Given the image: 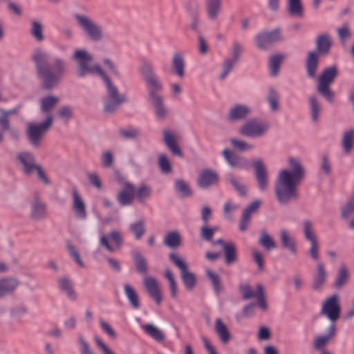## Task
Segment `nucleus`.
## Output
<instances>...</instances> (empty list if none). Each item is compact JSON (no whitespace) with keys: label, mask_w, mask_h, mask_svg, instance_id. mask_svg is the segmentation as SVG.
Segmentation results:
<instances>
[{"label":"nucleus","mask_w":354,"mask_h":354,"mask_svg":"<svg viewBox=\"0 0 354 354\" xmlns=\"http://www.w3.org/2000/svg\"><path fill=\"white\" fill-rule=\"evenodd\" d=\"M72 59L75 62V74L79 79L89 75L99 76L103 81L106 95L103 101V111L106 114H113L128 101L126 94L119 92L105 71L97 64H91L93 55L84 48L75 49Z\"/></svg>","instance_id":"nucleus-1"},{"label":"nucleus","mask_w":354,"mask_h":354,"mask_svg":"<svg viewBox=\"0 0 354 354\" xmlns=\"http://www.w3.org/2000/svg\"><path fill=\"white\" fill-rule=\"evenodd\" d=\"M288 168L277 174L274 182V194L278 203L286 205L298 198L297 187L306 175L301 160L297 157L288 158Z\"/></svg>","instance_id":"nucleus-2"},{"label":"nucleus","mask_w":354,"mask_h":354,"mask_svg":"<svg viewBox=\"0 0 354 354\" xmlns=\"http://www.w3.org/2000/svg\"><path fill=\"white\" fill-rule=\"evenodd\" d=\"M31 57L43 88L51 89L63 79L66 72V62L64 58L55 57L48 63V54L40 48L33 50Z\"/></svg>","instance_id":"nucleus-3"},{"label":"nucleus","mask_w":354,"mask_h":354,"mask_svg":"<svg viewBox=\"0 0 354 354\" xmlns=\"http://www.w3.org/2000/svg\"><path fill=\"white\" fill-rule=\"evenodd\" d=\"M138 71L145 83L156 117L158 120H165L168 115V109L164 104L163 97L160 94L163 89V85L156 73L153 63L149 59H142Z\"/></svg>","instance_id":"nucleus-4"},{"label":"nucleus","mask_w":354,"mask_h":354,"mask_svg":"<svg viewBox=\"0 0 354 354\" xmlns=\"http://www.w3.org/2000/svg\"><path fill=\"white\" fill-rule=\"evenodd\" d=\"M59 102V98L54 95H47L40 100L41 112L46 114V119L39 123L29 122L26 127V138L33 149H39L45 134L52 127L53 122L52 110Z\"/></svg>","instance_id":"nucleus-5"},{"label":"nucleus","mask_w":354,"mask_h":354,"mask_svg":"<svg viewBox=\"0 0 354 354\" xmlns=\"http://www.w3.org/2000/svg\"><path fill=\"white\" fill-rule=\"evenodd\" d=\"M332 46V39L328 33L317 35L315 39L316 51H310L306 59L305 67L307 76L315 79L319 64V55H326Z\"/></svg>","instance_id":"nucleus-6"},{"label":"nucleus","mask_w":354,"mask_h":354,"mask_svg":"<svg viewBox=\"0 0 354 354\" xmlns=\"http://www.w3.org/2000/svg\"><path fill=\"white\" fill-rule=\"evenodd\" d=\"M16 161L20 167L21 172L30 176L34 173L37 174L38 179L44 185H49L50 180L44 172L42 167L37 162L36 158L33 153L28 151H22L16 154Z\"/></svg>","instance_id":"nucleus-7"},{"label":"nucleus","mask_w":354,"mask_h":354,"mask_svg":"<svg viewBox=\"0 0 354 354\" xmlns=\"http://www.w3.org/2000/svg\"><path fill=\"white\" fill-rule=\"evenodd\" d=\"M337 75V68L336 66L333 65L325 68L317 80V92L330 103L334 102L335 97L334 92L330 88V86Z\"/></svg>","instance_id":"nucleus-8"},{"label":"nucleus","mask_w":354,"mask_h":354,"mask_svg":"<svg viewBox=\"0 0 354 354\" xmlns=\"http://www.w3.org/2000/svg\"><path fill=\"white\" fill-rule=\"evenodd\" d=\"M77 25L92 41L99 42L104 38L102 27L91 17L85 15L76 14L74 16Z\"/></svg>","instance_id":"nucleus-9"},{"label":"nucleus","mask_w":354,"mask_h":354,"mask_svg":"<svg viewBox=\"0 0 354 354\" xmlns=\"http://www.w3.org/2000/svg\"><path fill=\"white\" fill-rule=\"evenodd\" d=\"M169 259L180 270V278L185 288L189 291L192 290L196 286V277L189 271L186 261L176 252H170Z\"/></svg>","instance_id":"nucleus-10"},{"label":"nucleus","mask_w":354,"mask_h":354,"mask_svg":"<svg viewBox=\"0 0 354 354\" xmlns=\"http://www.w3.org/2000/svg\"><path fill=\"white\" fill-rule=\"evenodd\" d=\"M268 122L256 118L244 122L239 129V133L245 137L258 138L263 136L269 130Z\"/></svg>","instance_id":"nucleus-11"},{"label":"nucleus","mask_w":354,"mask_h":354,"mask_svg":"<svg viewBox=\"0 0 354 354\" xmlns=\"http://www.w3.org/2000/svg\"><path fill=\"white\" fill-rule=\"evenodd\" d=\"M257 47L260 50H267L273 44L283 40L281 28H275L270 30L262 31L254 37Z\"/></svg>","instance_id":"nucleus-12"},{"label":"nucleus","mask_w":354,"mask_h":354,"mask_svg":"<svg viewBox=\"0 0 354 354\" xmlns=\"http://www.w3.org/2000/svg\"><path fill=\"white\" fill-rule=\"evenodd\" d=\"M221 154L228 165L232 168L248 170L250 167V162L245 157L240 156L227 148H225Z\"/></svg>","instance_id":"nucleus-13"},{"label":"nucleus","mask_w":354,"mask_h":354,"mask_svg":"<svg viewBox=\"0 0 354 354\" xmlns=\"http://www.w3.org/2000/svg\"><path fill=\"white\" fill-rule=\"evenodd\" d=\"M322 315H326L330 322H335L340 315V306L338 304V297L332 295L324 302L321 312Z\"/></svg>","instance_id":"nucleus-14"},{"label":"nucleus","mask_w":354,"mask_h":354,"mask_svg":"<svg viewBox=\"0 0 354 354\" xmlns=\"http://www.w3.org/2000/svg\"><path fill=\"white\" fill-rule=\"evenodd\" d=\"M252 166L254 169V176L258 187L261 192H264L267 189L268 179L267 169L263 160L261 158L254 159Z\"/></svg>","instance_id":"nucleus-15"},{"label":"nucleus","mask_w":354,"mask_h":354,"mask_svg":"<svg viewBox=\"0 0 354 354\" xmlns=\"http://www.w3.org/2000/svg\"><path fill=\"white\" fill-rule=\"evenodd\" d=\"M219 180V175L212 169H204L196 180L197 185L202 189H208L216 185Z\"/></svg>","instance_id":"nucleus-16"},{"label":"nucleus","mask_w":354,"mask_h":354,"mask_svg":"<svg viewBox=\"0 0 354 354\" xmlns=\"http://www.w3.org/2000/svg\"><path fill=\"white\" fill-rule=\"evenodd\" d=\"M30 217L36 221H43L47 217V205L37 196L30 203Z\"/></svg>","instance_id":"nucleus-17"},{"label":"nucleus","mask_w":354,"mask_h":354,"mask_svg":"<svg viewBox=\"0 0 354 354\" xmlns=\"http://www.w3.org/2000/svg\"><path fill=\"white\" fill-rule=\"evenodd\" d=\"M134 196V185L129 182H126L124 183L120 190L118 192L116 199L120 205L127 206L133 202Z\"/></svg>","instance_id":"nucleus-18"},{"label":"nucleus","mask_w":354,"mask_h":354,"mask_svg":"<svg viewBox=\"0 0 354 354\" xmlns=\"http://www.w3.org/2000/svg\"><path fill=\"white\" fill-rule=\"evenodd\" d=\"M252 113L251 108L245 104H237L232 106L227 114V120L230 122H236L245 119Z\"/></svg>","instance_id":"nucleus-19"},{"label":"nucleus","mask_w":354,"mask_h":354,"mask_svg":"<svg viewBox=\"0 0 354 354\" xmlns=\"http://www.w3.org/2000/svg\"><path fill=\"white\" fill-rule=\"evenodd\" d=\"M162 142L167 149L174 155L180 158L183 156V153L176 140V136L174 132L169 129H163Z\"/></svg>","instance_id":"nucleus-20"},{"label":"nucleus","mask_w":354,"mask_h":354,"mask_svg":"<svg viewBox=\"0 0 354 354\" xmlns=\"http://www.w3.org/2000/svg\"><path fill=\"white\" fill-rule=\"evenodd\" d=\"M143 285L149 297L155 301L157 305H160L162 302V297L156 279L151 276L147 277L143 280Z\"/></svg>","instance_id":"nucleus-21"},{"label":"nucleus","mask_w":354,"mask_h":354,"mask_svg":"<svg viewBox=\"0 0 354 354\" xmlns=\"http://www.w3.org/2000/svg\"><path fill=\"white\" fill-rule=\"evenodd\" d=\"M260 204L261 201L259 200H255L243 209L239 225V229L241 232H245L248 229L251 215L258 209Z\"/></svg>","instance_id":"nucleus-22"},{"label":"nucleus","mask_w":354,"mask_h":354,"mask_svg":"<svg viewBox=\"0 0 354 354\" xmlns=\"http://www.w3.org/2000/svg\"><path fill=\"white\" fill-rule=\"evenodd\" d=\"M327 279V272L323 263H318L313 276L311 288L315 290H320Z\"/></svg>","instance_id":"nucleus-23"},{"label":"nucleus","mask_w":354,"mask_h":354,"mask_svg":"<svg viewBox=\"0 0 354 354\" xmlns=\"http://www.w3.org/2000/svg\"><path fill=\"white\" fill-rule=\"evenodd\" d=\"M109 239L113 241L118 248H120L123 244V239L121 233L118 230L111 231L107 236H102L100 240L101 245L105 248L109 252H113L114 251L113 247L110 245L108 241Z\"/></svg>","instance_id":"nucleus-24"},{"label":"nucleus","mask_w":354,"mask_h":354,"mask_svg":"<svg viewBox=\"0 0 354 354\" xmlns=\"http://www.w3.org/2000/svg\"><path fill=\"white\" fill-rule=\"evenodd\" d=\"M19 285L15 277H3L0 279V299L12 294Z\"/></svg>","instance_id":"nucleus-25"},{"label":"nucleus","mask_w":354,"mask_h":354,"mask_svg":"<svg viewBox=\"0 0 354 354\" xmlns=\"http://www.w3.org/2000/svg\"><path fill=\"white\" fill-rule=\"evenodd\" d=\"M308 107L310 120L317 122L322 113V103L316 95H310L308 97Z\"/></svg>","instance_id":"nucleus-26"},{"label":"nucleus","mask_w":354,"mask_h":354,"mask_svg":"<svg viewBox=\"0 0 354 354\" xmlns=\"http://www.w3.org/2000/svg\"><path fill=\"white\" fill-rule=\"evenodd\" d=\"M171 68L173 73L179 78L185 77V62L180 53H174L171 58Z\"/></svg>","instance_id":"nucleus-27"},{"label":"nucleus","mask_w":354,"mask_h":354,"mask_svg":"<svg viewBox=\"0 0 354 354\" xmlns=\"http://www.w3.org/2000/svg\"><path fill=\"white\" fill-rule=\"evenodd\" d=\"M73 209L78 218L82 220L86 219V212L85 203L75 189L73 190Z\"/></svg>","instance_id":"nucleus-28"},{"label":"nucleus","mask_w":354,"mask_h":354,"mask_svg":"<svg viewBox=\"0 0 354 354\" xmlns=\"http://www.w3.org/2000/svg\"><path fill=\"white\" fill-rule=\"evenodd\" d=\"M58 287L62 290L68 299L71 301H75L77 298L76 292L73 288V283L68 277L64 275L59 278Z\"/></svg>","instance_id":"nucleus-29"},{"label":"nucleus","mask_w":354,"mask_h":354,"mask_svg":"<svg viewBox=\"0 0 354 354\" xmlns=\"http://www.w3.org/2000/svg\"><path fill=\"white\" fill-rule=\"evenodd\" d=\"M335 325L332 324L328 328V331L326 335H320L317 337L313 343L314 349L321 350L324 348L330 341V339L335 335Z\"/></svg>","instance_id":"nucleus-30"},{"label":"nucleus","mask_w":354,"mask_h":354,"mask_svg":"<svg viewBox=\"0 0 354 354\" xmlns=\"http://www.w3.org/2000/svg\"><path fill=\"white\" fill-rule=\"evenodd\" d=\"M279 237L283 248L288 250L292 254H296V243L290 233L286 230H282L280 231Z\"/></svg>","instance_id":"nucleus-31"},{"label":"nucleus","mask_w":354,"mask_h":354,"mask_svg":"<svg viewBox=\"0 0 354 354\" xmlns=\"http://www.w3.org/2000/svg\"><path fill=\"white\" fill-rule=\"evenodd\" d=\"M174 189L175 192L180 198H185L190 197L193 192L189 185L181 178L176 179L174 181Z\"/></svg>","instance_id":"nucleus-32"},{"label":"nucleus","mask_w":354,"mask_h":354,"mask_svg":"<svg viewBox=\"0 0 354 354\" xmlns=\"http://www.w3.org/2000/svg\"><path fill=\"white\" fill-rule=\"evenodd\" d=\"M205 6L208 19L215 20L221 9V0H207Z\"/></svg>","instance_id":"nucleus-33"},{"label":"nucleus","mask_w":354,"mask_h":354,"mask_svg":"<svg viewBox=\"0 0 354 354\" xmlns=\"http://www.w3.org/2000/svg\"><path fill=\"white\" fill-rule=\"evenodd\" d=\"M215 331L223 344H226L229 342L230 333L226 325L220 318H217L215 320Z\"/></svg>","instance_id":"nucleus-34"},{"label":"nucleus","mask_w":354,"mask_h":354,"mask_svg":"<svg viewBox=\"0 0 354 354\" xmlns=\"http://www.w3.org/2000/svg\"><path fill=\"white\" fill-rule=\"evenodd\" d=\"M287 11L291 17H302L304 15V8L301 0H288Z\"/></svg>","instance_id":"nucleus-35"},{"label":"nucleus","mask_w":354,"mask_h":354,"mask_svg":"<svg viewBox=\"0 0 354 354\" xmlns=\"http://www.w3.org/2000/svg\"><path fill=\"white\" fill-rule=\"evenodd\" d=\"M123 289L124 294L133 309H138L140 307L139 296L136 290L127 283L124 284Z\"/></svg>","instance_id":"nucleus-36"},{"label":"nucleus","mask_w":354,"mask_h":354,"mask_svg":"<svg viewBox=\"0 0 354 354\" xmlns=\"http://www.w3.org/2000/svg\"><path fill=\"white\" fill-rule=\"evenodd\" d=\"M342 147L344 153L348 154L354 147V130L348 129L345 131L342 135Z\"/></svg>","instance_id":"nucleus-37"},{"label":"nucleus","mask_w":354,"mask_h":354,"mask_svg":"<svg viewBox=\"0 0 354 354\" xmlns=\"http://www.w3.org/2000/svg\"><path fill=\"white\" fill-rule=\"evenodd\" d=\"M163 243L170 248H177L181 244V237L176 231L169 232L164 237Z\"/></svg>","instance_id":"nucleus-38"},{"label":"nucleus","mask_w":354,"mask_h":354,"mask_svg":"<svg viewBox=\"0 0 354 354\" xmlns=\"http://www.w3.org/2000/svg\"><path fill=\"white\" fill-rule=\"evenodd\" d=\"M145 332L157 342L165 340V336L163 332L152 324H147L142 326Z\"/></svg>","instance_id":"nucleus-39"},{"label":"nucleus","mask_w":354,"mask_h":354,"mask_svg":"<svg viewBox=\"0 0 354 354\" xmlns=\"http://www.w3.org/2000/svg\"><path fill=\"white\" fill-rule=\"evenodd\" d=\"M223 251L225 256V263L227 265H231L236 261L237 254L236 246L234 243L228 242L227 244L224 245Z\"/></svg>","instance_id":"nucleus-40"},{"label":"nucleus","mask_w":354,"mask_h":354,"mask_svg":"<svg viewBox=\"0 0 354 354\" xmlns=\"http://www.w3.org/2000/svg\"><path fill=\"white\" fill-rule=\"evenodd\" d=\"M132 257L134 259L137 272L141 274H145L147 272L148 268L145 257L138 252H133Z\"/></svg>","instance_id":"nucleus-41"},{"label":"nucleus","mask_w":354,"mask_h":354,"mask_svg":"<svg viewBox=\"0 0 354 354\" xmlns=\"http://www.w3.org/2000/svg\"><path fill=\"white\" fill-rule=\"evenodd\" d=\"M267 101L269 104L270 109L272 111H276L279 105V95L273 86H270L267 95Z\"/></svg>","instance_id":"nucleus-42"},{"label":"nucleus","mask_w":354,"mask_h":354,"mask_svg":"<svg viewBox=\"0 0 354 354\" xmlns=\"http://www.w3.org/2000/svg\"><path fill=\"white\" fill-rule=\"evenodd\" d=\"M129 230L133 234L136 239H140L146 231L144 219L141 218L131 223Z\"/></svg>","instance_id":"nucleus-43"},{"label":"nucleus","mask_w":354,"mask_h":354,"mask_svg":"<svg viewBox=\"0 0 354 354\" xmlns=\"http://www.w3.org/2000/svg\"><path fill=\"white\" fill-rule=\"evenodd\" d=\"M0 128L3 132L8 131L10 138L15 140L19 139V133L15 128L11 127L9 118H0Z\"/></svg>","instance_id":"nucleus-44"},{"label":"nucleus","mask_w":354,"mask_h":354,"mask_svg":"<svg viewBox=\"0 0 354 354\" xmlns=\"http://www.w3.org/2000/svg\"><path fill=\"white\" fill-rule=\"evenodd\" d=\"M259 244L266 250H272L277 248L274 239L266 232V230L261 232V236L259 239Z\"/></svg>","instance_id":"nucleus-45"},{"label":"nucleus","mask_w":354,"mask_h":354,"mask_svg":"<svg viewBox=\"0 0 354 354\" xmlns=\"http://www.w3.org/2000/svg\"><path fill=\"white\" fill-rule=\"evenodd\" d=\"M206 276L211 282L212 288L216 294H219L223 290V286L220 277L210 270L205 271Z\"/></svg>","instance_id":"nucleus-46"},{"label":"nucleus","mask_w":354,"mask_h":354,"mask_svg":"<svg viewBox=\"0 0 354 354\" xmlns=\"http://www.w3.org/2000/svg\"><path fill=\"white\" fill-rule=\"evenodd\" d=\"M353 216H354V193L341 208V217L344 221H347Z\"/></svg>","instance_id":"nucleus-47"},{"label":"nucleus","mask_w":354,"mask_h":354,"mask_svg":"<svg viewBox=\"0 0 354 354\" xmlns=\"http://www.w3.org/2000/svg\"><path fill=\"white\" fill-rule=\"evenodd\" d=\"M283 57V55L281 54H275L270 57L269 68L272 76L274 77L277 75Z\"/></svg>","instance_id":"nucleus-48"},{"label":"nucleus","mask_w":354,"mask_h":354,"mask_svg":"<svg viewBox=\"0 0 354 354\" xmlns=\"http://www.w3.org/2000/svg\"><path fill=\"white\" fill-rule=\"evenodd\" d=\"M151 194V188L146 184H142L137 189H135V196L140 203H144L145 200L150 197Z\"/></svg>","instance_id":"nucleus-49"},{"label":"nucleus","mask_w":354,"mask_h":354,"mask_svg":"<svg viewBox=\"0 0 354 354\" xmlns=\"http://www.w3.org/2000/svg\"><path fill=\"white\" fill-rule=\"evenodd\" d=\"M348 278V272L344 264L340 266L337 275L335 280V286L340 289L346 283Z\"/></svg>","instance_id":"nucleus-50"},{"label":"nucleus","mask_w":354,"mask_h":354,"mask_svg":"<svg viewBox=\"0 0 354 354\" xmlns=\"http://www.w3.org/2000/svg\"><path fill=\"white\" fill-rule=\"evenodd\" d=\"M230 143L232 145V147L234 148V149L239 151H248L250 150H252L255 148V146L254 144L248 142L246 141L242 140H238L236 138H232L230 140Z\"/></svg>","instance_id":"nucleus-51"},{"label":"nucleus","mask_w":354,"mask_h":354,"mask_svg":"<svg viewBox=\"0 0 354 354\" xmlns=\"http://www.w3.org/2000/svg\"><path fill=\"white\" fill-rule=\"evenodd\" d=\"M158 165L160 171L163 174H169L172 171V165L168 157L165 153H160L158 158Z\"/></svg>","instance_id":"nucleus-52"},{"label":"nucleus","mask_w":354,"mask_h":354,"mask_svg":"<svg viewBox=\"0 0 354 354\" xmlns=\"http://www.w3.org/2000/svg\"><path fill=\"white\" fill-rule=\"evenodd\" d=\"M304 235V238L308 241L317 240L315 233L313 230L312 222L308 219L303 221Z\"/></svg>","instance_id":"nucleus-53"},{"label":"nucleus","mask_w":354,"mask_h":354,"mask_svg":"<svg viewBox=\"0 0 354 354\" xmlns=\"http://www.w3.org/2000/svg\"><path fill=\"white\" fill-rule=\"evenodd\" d=\"M118 133L120 136L124 139L135 140L138 137L140 132L137 129L133 127H128L126 129H120Z\"/></svg>","instance_id":"nucleus-54"},{"label":"nucleus","mask_w":354,"mask_h":354,"mask_svg":"<svg viewBox=\"0 0 354 354\" xmlns=\"http://www.w3.org/2000/svg\"><path fill=\"white\" fill-rule=\"evenodd\" d=\"M42 26L38 21H32L31 23L30 34L38 41L44 39Z\"/></svg>","instance_id":"nucleus-55"},{"label":"nucleus","mask_w":354,"mask_h":354,"mask_svg":"<svg viewBox=\"0 0 354 354\" xmlns=\"http://www.w3.org/2000/svg\"><path fill=\"white\" fill-rule=\"evenodd\" d=\"M229 183L232 185L234 189L237 192L239 196L245 197L247 195V189L246 186L241 183H240L238 179L234 176H231L228 178Z\"/></svg>","instance_id":"nucleus-56"},{"label":"nucleus","mask_w":354,"mask_h":354,"mask_svg":"<svg viewBox=\"0 0 354 354\" xmlns=\"http://www.w3.org/2000/svg\"><path fill=\"white\" fill-rule=\"evenodd\" d=\"M236 63L237 62L229 57L226 58L223 62L219 79L221 80H224L225 77L232 71Z\"/></svg>","instance_id":"nucleus-57"},{"label":"nucleus","mask_w":354,"mask_h":354,"mask_svg":"<svg viewBox=\"0 0 354 354\" xmlns=\"http://www.w3.org/2000/svg\"><path fill=\"white\" fill-rule=\"evenodd\" d=\"M255 297L257 300L258 306L263 310H266L267 308V304L265 297L264 288L261 284L257 285Z\"/></svg>","instance_id":"nucleus-58"},{"label":"nucleus","mask_w":354,"mask_h":354,"mask_svg":"<svg viewBox=\"0 0 354 354\" xmlns=\"http://www.w3.org/2000/svg\"><path fill=\"white\" fill-rule=\"evenodd\" d=\"M165 277L168 280L171 296L172 298H176L177 296V285L173 274L170 269L167 268L165 271Z\"/></svg>","instance_id":"nucleus-59"},{"label":"nucleus","mask_w":354,"mask_h":354,"mask_svg":"<svg viewBox=\"0 0 354 354\" xmlns=\"http://www.w3.org/2000/svg\"><path fill=\"white\" fill-rule=\"evenodd\" d=\"M243 51V48L241 43L237 41H233L232 45L231 57H230L229 58L238 62Z\"/></svg>","instance_id":"nucleus-60"},{"label":"nucleus","mask_w":354,"mask_h":354,"mask_svg":"<svg viewBox=\"0 0 354 354\" xmlns=\"http://www.w3.org/2000/svg\"><path fill=\"white\" fill-rule=\"evenodd\" d=\"M28 308L25 304L17 305L10 309V315L15 319H20L28 313Z\"/></svg>","instance_id":"nucleus-61"},{"label":"nucleus","mask_w":354,"mask_h":354,"mask_svg":"<svg viewBox=\"0 0 354 354\" xmlns=\"http://www.w3.org/2000/svg\"><path fill=\"white\" fill-rule=\"evenodd\" d=\"M185 8L190 17L198 15L200 5L196 1H189L188 2L186 3Z\"/></svg>","instance_id":"nucleus-62"},{"label":"nucleus","mask_w":354,"mask_h":354,"mask_svg":"<svg viewBox=\"0 0 354 354\" xmlns=\"http://www.w3.org/2000/svg\"><path fill=\"white\" fill-rule=\"evenodd\" d=\"M66 246L70 256L80 266L84 267V263L81 259L80 256L75 246H73L70 242L67 243Z\"/></svg>","instance_id":"nucleus-63"},{"label":"nucleus","mask_w":354,"mask_h":354,"mask_svg":"<svg viewBox=\"0 0 354 354\" xmlns=\"http://www.w3.org/2000/svg\"><path fill=\"white\" fill-rule=\"evenodd\" d=\"M113 155L111 151H106L102 153L101 162L102 165L105 168L111 167L113 164Z\"/></svg>","instance_id":"nucleus-64"}]
</instances>
